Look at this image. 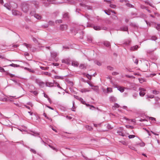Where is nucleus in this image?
<instances>
[{"instance_id":"f257e3e1","label":"nucleus","mask_w":160,"mask_h":160,"mask_svg":"<svg viewBox=\"0 0 160 160\" xmlns=\"http://www.w3.org/2000/svg\"><path fill=\"white\" fill-rule=\"evenodd\" d=\"M21 8L23 12L27 13L29 10V5L25 2L22 3L21 4Z\"/></svg>"},{"instance_id":"f03ea898","label":"nucleus","mask_w":160,"mask_h":160,"mask_svg":"<svg viewBox=\"0 0 160 160\" xmlns=\"http://www.w3.org/2000/svg\"><path fill=\"white\" fill-rule=\"evenodd\" d=\"M35 10H34L33 11H31L30 13V14L32 16H34V17L37 19H41L42 18L41 16L38 14H35Z\"/></svg>"},{"instance_id":"7ed1b4c3","label":"nucleus","mask_w":160,"mask_h":160,"mask_svg":"<svg viewBox=\"0 0 160 160\" xmlns=\"http://www.w3.org/2000/svg\"><path fill=\"white\" fill-rule=\"evenodd\" d=\"M87 27H93V28L96 30H99L101 29V27L98 26H93L91 24H89L88 23H87Z\"/></svg>"},{"instance_id":"20e7f679","label":"nucleus","mask_w":160,"mask_h":160,"mask_svg":"<svg viewBox=\"0 0 160 160\" xmlns=\"http://www.w3.org/2000/svg\"><path fill=\"white\" fill-rule=\"evenodd\" d=\"M30 2L36 8H38L39 7V2L37 1L33 0L30 1Z\"/></svg>"},{"instance_id":"39448f33","label":"nucleus","mask_w":160,"mask_h":160,"mask_svg":"<svg viewBox=\"0 0 160 160\" xmlns=\"http://www.w3.org/2000/svg\"><path fill=\"white\" fill-rule=\"evenodd\" d=\"M36 83L41 88H43L44 86V83L42 82L41 81L39 80H36Z\"/></svg>"},{"instance_id":"423d86ee","label":"nucleus","mask_w":160,"mask_h":160,"mask_svg":"<svg viewBox=\"0 0 160 160\" xmlns=\"http://www.w3.org/2000/svg\"><path fill=\"white\" fill-rule=\"evenodd\" d=\"M10 80L13 81L15 84L18 85V86L20 87L23 90L24 89L22 87V85L20 82H18L17 81L13 79H11Z\"/></svg>"},{"instance_id":"0eeeda50","label":"nucleus","mask_w":160,"mask_h":160,"mask_svg":"<svg viewBox=\"0 0 160 160\" xmlns=\"http://www.w3.org/2000/svg\"><path fill=\"white\" fill-rule=\"evenodd\" d=\"M68 28V26L66 24H62L60 26V29L62 31L67 30Z\"/></svg>"},{"instance_id":"6e6552de","label":"nucleus","mask_w":160,"mask_h":160,"mask_svg":"<svg viewBox=\"0 0 160 160\" xmlns=\"http://www.w3.org/2000/svg\"><path fill=\"white\" fill-rule=\"evenodd\" d=\"M62 63H64L67 65H69L70 64V61L69 59H63L62 60Z\"/></svg>"},{"instance_id":"1a4fd4ad","label":"nucleus","mask_w":160,"mask_h":160,"mask_svg":"<svg viewBox=\"0 0 160 160\" xmlns=\"http://www.w3.org/2000/svg\"><path fill=\"white\" fill-rule=\"evenodd\" d=\"M50 54L51 57L54 58L56 57L57 56V52H50Z\"/></svg>"},{"instance_id":"9d476101","label":"nucleus","mask_w":160,"mask_h":160,"mask_svg":"<svg viewBox=\"0 0 160 160\" xmlns=\"http://www.w3.org/2000/svg\"><path fill=\"white\" fill-rule=\"evenodd\" d=\"M114 88H117L118 90L119 91L121 92H122L124 91V89L123 87H121L115 86Z\"/></svg>"},{"instance_id":"9b49d317","label":"nucleus","mask_w":160,"mask_h":160,"mask_svg":"<svg viewBox=\"0 0 160 160\" xmlns=\"http://www.w3.org/2000/svg\"><path fill=\"white\" fill-rule=\"evenodd\" d=\"M109 100L111 102H116L117 101V98L115 97L112 96L109 97Z\"/></svg>"},{"instance_id":"f8f14e48","label":"nucleus","mask_w":160,"mask_h":160,"mask_svg":"<svg viewBox=\"0 0 160 160\" xmlns=\"http://www.w3.org/2000/svg\"><path fill=\"white\" fill-rule=\"evenodd\" d=\"M54 83L51 82H47L46 83V85L47 87H52L54 86Z\"/></svg>"},{"instance_id":"ddd939ff","label":"nucleus","mask_w":160,"mask_h":160,"mask_svg":"<svg viewBox=\"0 0 160 160\" xmlns=\"http://www.w3.org/2000/svg\"><path fill=\"white\" fill-rule=\"evenodd\" d=\"M128 27L127 26H125L120 28V30L124 31H128Z\"/></svg>"},{"instance_id":"4468645a","label":"nucleus","mask_w":160,"mask_h":160,"mask_svg":"<svg viewBox=\"0 0 160 160\" xmlns=\"http://www.w3.org/2000/svg\"><path fill=\"white\" fill-rule=\"evenodd\" d=\"M103 44L106 47H110L111 44L109 42L106 41L103 42Z\"/></svg>"},{"instance_id":"2eb2a0df","label":"nucleus","mask_w":160,"mask_h":160,"mask_svg":"<svg viewBox=\"0 0 160 160\" xmlns=\"http://www.w3.org/2000/svg\"><path fill=\"white\" fill-rule=\"evenodd\" d=\"M12 13L14 15H19V12L16 10H13L12 11Z\"/></svg>"},{"instance_id":"dca6fc26","label":"nucleus","mask_w":160,"mask_h":160,"mask_svg":"<svg viewBox=\"0 0 160 160\" xmlns=\"http://www.w3.org/2000/svg\"><path fill=\"white\" fill-rule=\"evenodd\" d=\"M138 45H135L133 47H131L130 48V50L131 51H134L135 50H137L138 48Z\"/></svg>"},{"instance_id":"f3484780","label":"nucleus","mask_w":160,"mask_h":160,"mask_svg":"<svg viewBox=\"0 0 160 160\" xmlns=\"http://www.w3.org/2000/svg\"><path fill=\"white\" fill-rule=\"evenodd\" d=\"M63 18L67 19L69 18V16L68 13H65L63 14Z\"/></svg>"},{"instance_id":"a211bd4d","label":"nucleus","mask_w":160,"mask_h":160,"mask_svg":"<svg viewBox=\"0 0 160 160\" xmlns=\"http://www.w3.org/2000/svg\"><path fill=\"white\" fill-rule=\"evenodd\" d=\"M92 89L96 92H98V87L97 86H94L92 88Z\"/></svg>"},{"instance_id":"6ab92c4d","label":"nucleus","mask_w":160,"mask_h":160,"mask_svg":"<svg viewBox=\"0 0 160 160\" xmlns=\"http://www.w3.org/2000/svg\"><path fill=\"white\" fill-rule=\"evenodd\" d=\"M4 7L10 10H11V7L9 4L8 3H5L4 5Z\"/></svg>"},{"instance_id":"aec40b11","label":"nucleus","mask_w":160,"mask_h":160,"mask_svg":"<svg viewBox=\"0 0 160 160\" xmlns=\"http://www.w3.org/2000/svg\"><path fill=\"white\" fill-rule=\"evenodd\" d=\"M87 41L90 43L92 42V38L90 36H88L87 37Z\"/></svg>"},{"instance_id":"412c9836","label":"nucleus","mask_w":160,"mask_h":160,"mask_svg":"<svg viewBox=\"0 0 160 160\" xmlns=\"http://www.w3.org/2000/svg\"><path fill=\"white\" fill-rule=\"evenodd\" d=\"M85 104L87 106H90V108L91 109L93 110V109H95V107L93 106L92 105H90L89 104L86 103V104Z\"/></svg>"},{"instance_id":"4be33fe9","label":"nucleus","mask_w":160,"mask_h":160,"mask_svg":"<svg viewBox=\"0 0 160 160\" xmlns=\"http://www.w3.org/2000/svg\"><path fill=\"white\" fill-rule=\"evenodd\" d=\"M56 0H47V1L49 2L50 4H56Z\"/></svg>"},{"instance_id":"5701e85b","label":"nucleus","mask_w":160,"mask_h":160,"mask_svg":"<svg viewBox=\"0 0 160 160\" xmlns=\"http://www.w3.org/2000/svg\"><path fill=\"white\" fill-rule=\"evenodd\" d=\"M8 66H10L14 67H20V65H19L15 64L14 63L11 64L9 65Z\"/></svg>"},{"instance_id":"b1692460","label":"nucleus","mask_w":160,"mask_h":160,"mask_svg":"<svg viewBox=\"0 0 160 160\" xmlns=\"http://www.w3.org/2000/svg\"><path fill=\"white\" fill-rule=\"evenodd\" d=\"M149 39L155 41L157 39V38L155 36H152L151 37V38Z\"/></svg>"},{"instance_id":"393cba45","label":"nucleus","mask_w":160,"mask_h":160,"mask_svg":"<svg viewBox=\"0 0 160 160\" xmlns=\"http://www.w3.org/2000/svg\"><path fill=\"white\" fill-rule=\"evenodd\" d=\"M74 97L77 100H78L80 101H82V98H81L79 97L78 96L74 95Z\"/></svg>"},{"instance_id":"a878e982","label":"nucleus","mask_w":160,"mask_h":160,"mask_svg":"<svg viewBox=\"0 0 160 160\" xmlns=\"http://www.w3.org/2000/svg\"><path fill=\"white\" fill-rule=\"evenodd\" d=\"M72 64L74 66L78 67L79 65V63L77 62H72Z\"/></svg>"},{"instance_id":"bb28decb","label":"nucleus","mask_w":160,"mask_h":160,"mask_svg":"<svg viewBox=\"0 0 160 160\" xmlns=\"http://www.w3.org/2000/svg\"><path fill=\"white\" fill-rule=\"evenodd\" d=\"M32 40L33 41L36 43H38V44L39 45H40V44L38 42V40L35 38H32Z\"/></svg>"},{"instance_id":"cd10ccee","label":"nucleus","mask_w":160,"mask_h":160,"mask_svg":"<svg viewBox=\"0 0 160 160\" xmlns=\"http://www.w3.org/2000/svg\"><path fill=\"white\" fill-rule=\"evenodd\" d=\"M43 4L46 7H48L49 6L50 4V3L49 2H43Z\"/></svg>"},{"instance_id":"c85d7f7f","label":"nucleus","mask_w":160,"mask_h":160,"mask_svg":"<svg viewBox=\"0 0 160 160\" xmlns=\"http://www.w3.org/2000/svg\"><path fill=\"white\" fill-rule=\"evenodd\" d=\"M126 5L128 7L131 8H134V6L132 5L129 3H127L126 4Z\"/></svg>"},{"instance_id":"c756f323","label":"nucleus","mask_w":160,"mask_h":160,"mask_svg":"<svg viewBox=\"0 0 160 160\" xmlns=\"http://www.w3.org/2000/svg\"><path fill=\"white\" fill-rule=\"evenodd\" d=\"M155 28L158 31H160V24H158L155 26Z\"/></svg>"},{"instance_id":"7c9ffc66","label":"nucleus","mask_w":160,"mask_h":160,"mask_svg":"<svg viewBox=\"0 0 160 160\" xmlns=\"http://www.w3.org/2000/svg\"><path fill=\"white\" fill-rule=\"evenodd\" d=\"M152 92L154 94H158L159 93V92L156 90H152Z\"/></svg>"},{"instance_id":"2f4dec72","label":"nucleus","mask_w":160,"mask_h":160,"mask_svg":"<svg viewBox=\"0 0 160 160\" xmlns=\"http://www.w3.org/2000/svg\"><path fill=\"white\" fill-rule=\"evenodd\" d=\"M139 94L140 96L143 97L145 94V93L142 91H140L139 93Z\"/></svg>"},{"instance_id":"473e14b6","label":"nucleus","mask_w":160,"mask_h":160,"mask_svg":"<svg viewBox=\"0 0 160 160\" xmlns=\"http://www.w3.org/2000/svg\"><path fill=\"white\" fill-rule=\"evenodd\" d=\"M55 86H56L58 88H59L61 89H62V88L60 86L59 84L57 82H55L54 83Z\"/></svg>"},{"instance_id":"72a5a7b5","label":"nucleus","mask_w":160,"mask_h":160,"mask_svg":"<svg viewBox=\"0 0 160 160\" xmlns=\"http://www.w3.org/2000/svg\"><path fill=\"white\" fill-rule=\"evenodd\" d=\"M0 72H6V74H7V72H8L5 71L3 68H2L1 67H0Z\"/></svg>"},{"instance_id":"f704fd0d","label":"nucleus","mask_w":160,"mask_h":160,"mask_svg":"<svg viewBox=\"0 0 160 160\" xmlns=\"http://www.w3.org/2000/svg\"><path fill=\"white\" fill-rule=\"evenodd\" d=\"M94 63L100 66L101 65V63L98 61L96 60L94 61Z\"/></svg>"},{"instance_id":"c9c22d12","label":"nucleus","mask_w":160,"mask_h":160,"mask_svg":"<svg viewBox=\"0 0 160 160\" xmlns=\"http://www.w3.org/2000/svg\"><path fill=\"white\" fill-rule=\"evenodd\" d=\"M107 92L108 93L111 92H112V88H107Z\"/></svg>"},{"instance_id":"e433bc0d","label":"nucleus","mask_w":160,"mask_h":160,"mask_svg":"<svg viewBox=\"0 0 160 160\" xmlns=\"http://www.w3.org/2000/svg\"><path fill=\"white\" fill-rule=\"evenodd\" d=\"M79 68L81 69H83L85 68V67L84 64H81L79 66Z\"/></svg>"},{"instance_id":"4c0bfd02","label":"nucleus","mask_w":160,"mask_h":160,"mask_svg":"<svg viewBox=\"0 0 160 160\" xmlns=\"http://www.w3.org/2000/svg\"><path fill=\"white\" fill-rule=\"evenodd\" d=\"M54 78L56 79H63V78L61 76L56 75L54 76Z\"/></svg>"},{"instance_id":"58836bf2","label":"nucleus","mask_w":160,"mask_h":160,"mask_svg":"<svg viewBox=\"0 0 160 160\" xmlns=\"http://www.w3.org/2000/svg\"><path fill=\"white\" fill-rule=\"evenodd\" d=\"M107 69L110 71H113V68L110 66H107Z\"/></svg>"},{"instance_id":"ea45409f","label":"nucleus","mask_w":160,"mask_h":160,"mask_svg":"<svg viewBox=\"0 0 160 160\" xmlns=\"http://www.w3.org/2000/svg\"><path fill=\"white\" fill-rule=\"evenodd\" d=\"M81 92L82 93L85 92H89V90H87L86 89H83L81 90Z\"/></svg>"},{"instance_id":"a19ab883","label":"nucleus","mask_w":160,"mask_h":160,"mask_svg":"<svg viewBox=\"0 0 160 160\" xmlns=\"http://www.w3.org/2000/svg\"><path fill=\"white\" fill-rule=\"evenodd\" d=\"M24 69L28 71H29L31 72H34V71L33 70H32L28 68L25 67V68Z\"/></svg>"},{"instance_id":"79ce46f5","label":"nucleus","mask_w":160,"mask_h":160,"mask_svg":"<svg viewBox=\"0 0 160 160\" xmlns=\"http://www.w3.org/2000/svg\"><path fill=\"white\" fill-rule=\"evenodd\" d=\"M0 58H1L2 59H5L7 60L11 61L10 60L8 59H6L5 58L4 56V55H2L1 54H0Z\"/></svg>"},{"instance_id":"37998d69","label":"nucleus","mask_w":160,"mask_h":160,"mask_svg":"<svg viewBox=\"0 0 160 160\" xmlns=\"http://www.w3.org/2000/svg\"><path fill=\"white\" fill-rule=\"evenodd\" d=\"M6 75H9L10 76L11 78H12V77H14V76H15V75L14 74H12L8 72H7Z\"/></svg>"},{"instance_id":"c03bdc74","label":"nucleus","mask_w":160,"mask_h":160,"mask_svg":"<svg viewBox=\"0 0 160 160\" xmlns=\"http://www.w3.org/2000/svg\"><path fill=\"white\" fill-rule=\"evenodd\" d=\"M43 74H44L46 75L50 76L51 74L50 73H49L48 72H43Z\"/></svg>"},{"instance_id":"a18cd8bd","label":"nucleus","mask_w":160,"mask_h":160,"mask_svg":"<svg viewBox=\"0 0 160 160\" xmlns=\"http://www.w3.org/2000/svg\"><path fill=\"white\" fill-rule=\"evenodd\" d=\"M40 68L42 70H48L49 68V67H41Z\"/></svg>"},{"instance_id":"49530a36","label":"nucleus","mask_w":160,"mask_h":160,"mask_svg":"<svg viewBox=\"0 0 160 160\" xmlns=\"http://www.w3.org/2000/svg\"><path fill=\"white\" fill-rule=\"evenodd\" d=\"M86 127L87 129L89 131H91L92 129V127H91L89 126H88V125L86 126Z\"/></svg>"},{"instance_id":"de8ad7c7","label":"nucleus","mask_w":160,"mask_h":160,"mask_svg":"<svg viewBox=\"0 0 160 160\" xmlns=\"http://www.w3.org/2000/svg\"><path fill=\"white\" fill-rule=\"evenodd\" d=\"M92 75H90L88 74H87L86 75V77L89 79L91 80L92 78Z\"/></svg>"},{"instance_id":"09e8293b","label":"nucleus","mask_w":160,"mask_h":160,"mask_svg":"<svg viewBox=\"0 0 160 160\" xmlns=\"http://www.w3.org/2000/svg\"><path fill=\"white\" fill-rule=\"evenodd\" d=\"M117 133L120 135L121 136H123L124 135V134H123V132H122L121 131H117Z\"/></svg>"},{"instance_id":"8fccbe9b","label":"nucleus","mask_w":160,"mask_h":160,"mask_svg":"<svg viewBox=\"0 0 160 160\" xmlns=\"http://www.w3.org/2000/svg\"><path fill=\"white\" fill-rule=\"evenodd\" d=\"M135 137V136L133 135H129L128 136V137L129 139L133 138Z\"/></svg>"},{"instance_id":"3c124183","label":"nucleus","mask_w":160,"mask_h":160,"mask_svg":"<svg viewBox=\"0 0 160 160\" xmlns=\"http://www.w3.org/2000/svg\"><path fill=\"white\" fill-rule=\"evenodd\" d=\"M55 22L56 23H61L62 22V20L61 19L57 20L55 21Z\"/></svg>"},{"instance_id":"603ef678","label":"nucleus","mask_w":160,"mask_h":160,"mask_svg":"<svg viewBox=\"0 0 160 160\" xmlns=\"http://www.w3.org/2000/svg\"><path fill=\"white\" fill-rule=\"evenodd\" d=\"M110 7L112 8H115L116 7V6L114 4H111L110 5Z\"/></svg>"},{"instance_id":"864d4df0","label":"nucleus","mask_w":160,"mask_h":160,"mask_svg":"<svg viewBox=\"0 0 160 160\" xmlns=\"http://www.w3.org/2000/svg\"><path fill=\"white\" fill-rule=\"evenodd\" d=\"M149 120H151L152 121H156V118H154L152 117H149Z\"/></svg>"},{"instance_id":"5fc2aeb1","label":"nucleus","mask_w":160,"mask_h":160,"mask_svg":"<svg viewBox=\"0 0 160 160\" xmlns=\"http://www.w3.org/2000/svg\"><path fill=\"white\" fill-rule=\"evenodd\" d=\"M113 107H115L116 108H118L120 107V105L117 103H115L114 104Z\"/></svg>"},{"instance_id":"6e6d98bb","label":"nucleus","mask_w":160,"mask_h":160,"mask_svg":"<svg viewBox=\"0 0 160 160\" xmlns=\"http://www.w3.org/2000/svg\"><path fill=\"white\" fill-rule=\"evenodd\" d=\"M30 151L34 154L36 153V151L34 149L31 148L30 149Z\"/></svg>"},{"instance_id":"4d7b16f0","label":"nucleus","mask_w":160,"mask_h":160,"mask_svg":"<svg viewBox=\"0 0 160 160\" xmlns=\"http://www.w3.org/2000/svg\"><path fill=\"white\" fill-rule=\"evenodd\" d=\"M104 12L108 15H110L111 14L110 12H108L107 10H105Z\"/></svg>"},{"instance_id":"13d9d810","label":"nucleus","mask_w":160,"mask_h":160,"mask_svg":"<svg viewBox=\"0 0 160 160\" xmlns=\"http://www.w3.org/2000/svg\"><path fill=\"white\" fill-rule=\"evenodd\" d=\"M139 90H140V91H142V92H143L146 91V90L145 89L141 88H139Z\"/></svg>"},{"instance_id":"bf43d9fd","label":"nucleus","mask_w":160,"mask_h":160,"mask_svg":"<svg viewBox=\"0 0 160 160\" xmlns=\"http://www.w3.org/2000/svg\"><path fill=\"white\" fill-rule=\"evenodd\" d=\"M138 79L139 81L141 83H143L144 82V80L142 78H139Z\"/></svg>"},{"instance_id":"052dcab7","label":"nucleus","mask_w":160,"mask_h":160,"mask_svg":"<svg viewBox=\"0 0 160 160\" xmlns=\"http://www.w3.org/2000/svg\"><path fill=\"white\" fill-rule=\"evenodd\" d=\"M106 127L108 129H111L112 128L111 126L109 124H107Z\"/></svg>"},{"instance_id":"680f3d73","label":"nucleus","mask_w":160,"mask_h":160,"mask_svg":"<svg viewBox=\"0 0 160 160\" xmlns=\"http://www.w3.org/2000/svg\"><path fill=\"white\" fill-rule=\"evenodd\" d=\"M50 128H51L52 129V130L53 131H54L55 132H57V130L56 129H55V128H53V127L51 125H50Z\"/></svg>"},{"instance_id":"e2e57ef3","label":"nucleus","mask_w":160,"mask_h":160,"mask_svg":"<svg viewBox=\"0 0 160 160\" xmlns=\"http://www.w3.org/2000/svg\"><path fill=\"white\" fill-rule=\"evenodd\" d=\"M139 145L141 147H144L145 144L143 142H142L139 144Z\"/></svg>"},{"instance_id":"0e129e2a","label":"nucleus","mask_w":160,"mask_h":160,"mask_svg":"<svg viewBox=\"0 0 160 160\" xmlns=\"http://www.w3.org/2000/svg\"><path fill=\"white\" fill-rule=\"evenodd\" d=\"M147 98H154V95H150L149 96H148Z\"/></svg>"},{"instance_id":"69168bd1","label":"nucleus","mask_w":160,"mask_h":160,"mask_svg":"<svg viewBox=\"0 0 160 160\" xmlns=\"http://www.w3.org/2000/svg\"><path fill=\"white\" fill-rule=\"evenodd\" d=\"M125 69L128 71H129V72H132L133 71H132V69L131 68H126Z\"/></svg>"},{"instance_id":"338daca9","label":"nucleus","mask_w":160,"mask_h":160,"mask_svg":"<svg viewBox=\"0 0 160 160\" xmlns=\"http://www.w3.org/2000/svg\"><path fill=\"white\" fill-rule=\"evenodd\" d=\"M126 127L127 128H131V129H132L133 128V126H129V125H126Z\"/></svg>"},{"instance_id":"774afa93","label":"nucleus","mask_w":160,"mask_h":160,"mask_svg":"<svg viewBox=\"0 0 160 160\" xmlns=\"http://www.w3.org/2000/svg\"><path fill=\"white\" fill-rule=\"evenodd\" d=\"M85 7H87V8L88 10H90L92 9V7L90 6L86 5Z\"/></svg>"}]
</instances>
